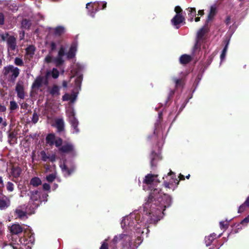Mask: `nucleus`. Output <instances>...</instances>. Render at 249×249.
Listing matches in <instances>:
<instances>
[{
	"label": "nucleus",
	"mask_w": 249,
	"mask_h": 249,
	"mask_svg": "<svg viewBox=\"0 0 249 249\" xmlns=\"http://www.w3.org/2000/svg\"><path fill=\"white\" fill-rule=\"evenodd\" d=\"M3 227L1 222L0 221V242L2 241V237L3 234Z\"/></svg>",
	"instance_id": "obj_46"
},
{
	"label": "nucleus",
	"mask_w": 249,
	"mask_h": 249,
	"mask_svg": "<svg viewBox=\"0 0 249 249\" xmlns=\"http://www.w3.org/2000/svg\"><path fill=\"white\" fill-rule=\"evenodd\" d=\"M55 140V137L53 134L48 135L46 138V142L51 146L54 144Z\"/></svg>",
	"instance_id": "obj_26"
},
{
	"label": "nucleus",
	"mask_w": 249,
	"mask_h": 249,
	"mask_svg": "<svg viewBox=\"0 0 249 249\" xmlns=\"http://www.w3.org/2000/svg\"><path fill=\"white\" fill-rule=\"evenodd\" d=\"M227 222L221 221L220 222V226L221 229H227L228 228Z\"/></svg>",
	"instance_id": "obj_49"
},
{
	"label": "nucleus",
	"mask_w": 249,
	"mask_h": 249,
	"mask_svg": "<svg viewBox=\"0 0 249 249\" xmlns=\"http://www.w3.org/2000/svg\"><path fill=\"white\" fill-rule=\"evenodd\" d=\"M51 47L52 50H54L56 48V44L54 42H52L51 44Z\"/></svg>",
	"instance_id": "obj_58"
},
{
	"label": "nucleus",
	"mask_w": 249,
	"mask_h": 249,
	"mask_svg": "<svg viewBox=\"0 0 249 249\" xmlns=\"http://www.w3.org/2000/svg\"><path fill=\"white\" fill-rule=\"evenodd\" d=\"M40 195L37 191H34L31 193L30 201H29V209L34 210L39 205Z\"/></svg>",
	"instance_id": "obj_7"
},
{
	"label": "nucleus",
	"mask_w": 249,
	"mask_h": 249,
	"mask_svg": "<svg viewBox=\"0 0 249 249\" xmlns=\"http://www.w3.org/2000/svg\"><path fill=\"white\" fill-rule=\"evenodd\" d=\"M216 237V234L214 233L210 234L209 236L205 237V243L207 246L211 244L213 240Z\"/></svg>",
	"instance_id": "obj_28"
},
{
	"label": "nucleus",
	"mask_w": 249,
	"mask_h": 249,
	"mask_svg": "<svg viewBox=\"0 0 249 249\" xmlns=\"http://www.w3.org/2000/svg\"><path fill=\"white\" fill-rule=\"evenodd\" d=\"M41 184V179L38 177L32 178L30 181V184L34 187H37Z\"/></svg>",
	"instance_id": "obj_29"
},
{
	"label": "nucleus",
	"mask_w": 249,
	"mask_h": 249,
	"mask_svg": "<svg viewBox=\"0 0 249 249\" xmlns=\"http://www.w3.org/2000/svg\"><path fill=\"white\" fill-rule=\"evenodd\" d=\"M18 105L17 103L14 101H10V109L11 110H14L18 108Z\"/></svg>",
	"instance_id": "obj_37"
},
{
	"label": "nucleus",
	"mask_w": 249,
	"mask_h": 249,
	"mask_svg": "<svg viewBox=\"0 0 249 249\" xmlns=\"http://www.w3.org/2000/svg\"><path fill=\"white\" fill-rule=\"evenodd\" d=\"M103 4V9H105L106 7V6H107V2H104Z\"/></svg>",
	"instance_id": "obj_64"
},
{
	"label": "nucleus",
	"mask_w": 249,
	"mask_h": 249,
	"mask_svg": "<svg viewBox=\"0 0 249 249\" xmlns=\"http://www.w3.org/2000/svg\"><path fill=\"white\" fill-rule=\"evenodd\" d=\"M228 42L227 43V44H226L225 47H224V49L222 51V53L221 54L220 57H221V59L222 60L223 59H224L225 57L227 49H228Z\"/></svg>",
	"instance_id": "obj_40"
},
{
	"label": "nucleus",
	"mask_w": 249,
	"mask_h": 249,
	"mask_svg": "<svg viewBox=\"0 0 249 249\" xmlns=\"http://www.w3.org/2000/svg\"><path fill=\"white\" fill-rule=\"evenodd\" d=\"M50 73H51L52 76L53 78H57L59 75L58 71L55 68H53L51 72H48L47 75H48Z\"/></svg>",
	"instance_id": "obj_35"
},
{
	"label": "nucleus",
	"mask_w": 249,
	"mask_h": 249,
	"mask_svg": "<svg viewBox=\"0 0 249 249\" xmlns=\"http://www.w3.org/2000/svg\"><path fill=\"white\" fill-rule=\"evenodd\" d=\"M184 18L180 14H176L171 20L172 24L176 26L177 29L179 27V24L184 21Z\"/></svg>",
	"instance_id": "obj_13"
},
{
	"label": "nucleus",
	"mask_w": 249,
	"mask_h": 249,
	"mask_svg": "<svg viewBox=\"0 0 249 249\" xmlns=\"http://www.w3.org/2000/svg\"><path fill=\"white\" fill-rule=\"evenodd\" d=\"M14 63L15 65L18 66H21L23 65V62L22 59L18 57L15 58L14 60Z\"/></svg>",
	"instance_id": "obj_39"
},
{
	"label": "nucleus",
	"mask_w": 249,
	"mask_h": 249,
	"mask_svg": "<svg viewBox=\"0 0 249 249\" xmlns=\"http://www.w3.org/2000/svg\"><path fill=\"white\" fill-rule=\"evenodd\" d=\"M53 58L50 55H48L46 57V58L45 59V61L47 63H49V62H53Z\"/></svg>",
	"instance_id": "obj_51"
},
{
	"label": "nucleus",
	"mask_w": 249,
	"mask_h": 249,
	"mask_svg": "<svg viewBox=\"0 0 249 249\" xmlns=\"http://www.w3.org/2000/svg\"><path fill=\"white\" fill-rule=\"evenodd\" d=\"M43 189L45 191H49L50 189V186L48 183H44L43 184Z\"/></svg>",
	"instance_id": "obj_50"
},
{
	"label": "nucleus",
	"mask_w": 249,
	"mask_h": 249,
	"mask_svg": "<svg viewBox=\"0 0 249 249\" xmlns=\"http://www.w3.org/2000/svg\"><path fill=\"white\" fill-rule=\"evenodd\" d=\"M2 73L7 76L11 81H14L19 74V69L13 65H8L3 68Z\"/></svg>",
	"instance_id": "obj_4"
},
{
	"label": "nucleus",
	"mask_w": 249,
	"mask_h": 249,
	"mask_svg": "<svg viewBox=\"0 0 249 249\" xmlns=\"http://www.w3.org/2000/svg\"><path fill=\"white\" fill-rule=\"evenodd\" d=\"M140 214L138 212H135L123 218L121 222V226L124 231L122 234L114 237L110 244V249H116V244L119 242L124 248L126 247L127 249L131 248L132 245V233L135 232L133 230H135L138 240H141L139 235L143 233V230L145 228L146 223H151L149 220L147 221L148 217L146 215L144 218V219H146L145 222L144 220H140Z\"/></svg>",
	"instance_id": "obj_2"
},
{
	"label": "nucleus",
	"mask_w": 249,
	"mask_h": 249,
	"mask_svg": "<svg viewBox=\"0 0 249 249\" xmlns=\"http://www.w3.org/2000/svg\"><path fill=\"white\" fill-rule=\"evenodd\" d=\"M173 80L174 82L176 84V86H181L182 85V79H177L176 78H173Z\"/></svg>",
	"instance_id": "obj_41"
},
{
	"label": "nucleus",
	"mask_w": 249,
	"mask_h": 249,
	"mask_svg": "<svg viewBox=\"0 0 249 249\" xmlns=\"http://www.w3.org/2000/svg\"><path fill=\"white\" fill-rule=\"evenodd\" d=\"M13 234L11 243L13 249H30L35 239L31 231H25L23 237L17 238V235L23 231V227L18 224L12 225L10 229Z\"/></svg>",
	"instance_id": "obj_3"
},
{
	"label": "nucleus",
	"mask_w": 249,
	"mask_h": 249,
	"mask_svg": "<svg viewBox=\"0 0 249 249\" xmlns=\"http://www.w3.org/2000/svg\"><path fill=\"white\" fill-rule=\"evenodd\" d=\"M179 60L181 64H185L191 60V57L189 55L183 54L180 56Z\"/></svg>",
	"instance_id": "obj_27"
},
{
	"label": "nucleus",
	"mask_w": 249,
	"mask_h": 249,
	"mask_svg": "<svg viewBox=\"0 0 249 249\" xmlns=\"http://www.w3.org/2000/svg\"><path fill=\"white\" fill-rule=\"evenodd\" d=\"M73 146L72 144L68 142L64 143L59 148V150L62 152L68 153L73 151Z\"/></svg>",
	"instance_id": "obj_15"
},
{
	"label": "nucleus",
	"mask_w": 249,
	"mask_h": 249,
	"mask_svg": "<svg viewBox=\"0 0 249 249\" xmlns=\"http://www.w3.org/2000/svg\"><path fill=\"white\" fill-rule=\"evenodd\" d=\"M204 14V11L202 10H199L198 12V15L202 16Z\"/></svg>",
	"instance_id": "obj_61"
},
{
	"label": "nucleus",
	"mask_w": 249,
	"mask_h": 249,
	"mask_svg": "<svg viewBox=\"0 0 249 249\" xmlns=\"http://www.w3.org/2000/svg\"><path fill=\"white\" fill-rule=\"evenodd\" d=\"M60 168L62 169V171L64 173L65 176H69L71 173L73 171V169H70L67 166L66 162H65L63 164H61L60 165Z\"/></svg>",
	"instance_id": "obj_23"
},
{
	"label": "nucleus",
	"mask_w": 249,
	"mask_h": 249,
	"mask_svg": "<svg viewBox=\"0 0 249 249\" xmlns=\"http://www.w3.org/2000/svg\"><path fill=\"white\" fill-rule=\"evenodd\" d=\"M66 113L73 129L72 133H78L79 132V129L77 128L78 121L75 117V112L73 108L71 107L67 108Z\"/></svg>",
	"instance_id": "obj_5"
},
{
	"label": "nucleus",
	"mask_w": 249,
	"mask_h": 249,
	"mask_svg": "<svg viewBox=\"0 0 249 249\" xmlns=\"http://www.w3.org/2000/svg\"><path fill=\"white\" fill-rule=\"evenodd\" d=\"M6 110V108L5 106L0 105V112H5Z\"/></svg>",
	"instance_id": "obj_54"
},
{
	"label": "nucleus",
	"mask_w": 249,
	"mask_h": 249,
	"mask_svg": "<svg viewBox=\"0 0 249 249\" xmlns=\"http://www.w3.org/2000/svg\"><path fill=\"white\" fill-rule=\"evenodd\" d=\"M175 11L177 13V14H180L179 13L181 12L182 10L179 6H176L175 7Z\"/></svg>",
	"instance_id": "obj_53"
},
{
	"label": "nucleus",
	"mask_w": 249,
	"mask_h": 249,
	"mask_svg": "<svg viewBox=\"0 0 249 249\" xmlns=\"http://www.w3.org/2000/svg\"><path fill=\"white\" fill-rule=\"evenodd\" d=\"M77 93L73 92L71 94L68 93L65 94L62 97L63 101H68L70 100L71 103H73L76 99Z\"/></svg>",
	"instance_id": "obj_18"
},
{
	"label": "nucleus",
	"mask_w": 249,
	"mask_h": 249,
	"mask_svg": "<svg viewBox=\"0 0 249 249\" xmlns=\"http://www.w3.org/2000/svg\"><path fill=\"white\" fill-rule=\"evenodd\" d=\"M28 107V104L27 103H22L21 104V108L23 109H27Z\"/></svg>",
	"instance_id": "obj_57"
},
{
	"label": "nucleus",
	"mask_w": 249,
	"mask_h": 249,
	"mask_svg": "<svg viewBox=\"0 0 249 249\" xmlns=\"http://www.w3.org/2000/svg\"><path fill=\"white\" fill-rule=\"evenodd\" d=\"M44 81V77L41 76H38L32 85V88L34 89H38L42 86Z\"/></svg>",
	"instance_id": "obj_19"
},
{
	"label": "nucleus",
	"mask_w": 249,
	"mask_h": 249,
	"mask_svg": "<svg viewBox=\"0 0 249 249\" xmlns=\"http://www.w3.org/2000/svg\"><path fill=\"white\" fill-rule=\"evenodd\" d=\"M62 144V140L60 138H57L56 139L55 142H54V144H55V145L58 147H60Z\"/></svg>",
	"instance_id": "obj_45"
},
{
	"label": "nucleus",
	"mask_w": 249,
	"mask_h": 249,
	"mask_svg": "<svg viewBox=\"0 0 249 249\" xmlns=\"http://www.w3.org/2000/svg\"><path fill=\"white\" fill-rule=\"evenodd\" d=\"M107 239H106L100 248V249H108V246L107 243Z\"/></svg>",
	"instance_id": "obj_47"
},
{
	"label": "nucleus",
	"mask_w": 249,
	"mask_h": 249,
	"mask_svg": "<svg viewBox=\"0 0 249 249\" xmlns=\"http://www.w3.org/2000/svg\"><path fill=\"white\" fill-rule=\"evenodd\" d=\"M10 205V200L4 196L0 198V209L5 210Z\"/></svg>",
	"instance_id": "obj_16"
},
{
	"label": "nucleus",
	"mask_w": 249,
	"mask_h": 249,
	"mask_svg": "<svg viewBox=\"0 0 249 249\" xmlns=\"http://www.w3.org/2000/svg\"><path fill=\"white\" fill-rule=\"evenodd\" d=\"M33 210H30L29 207L25 205L18 206L15 210V213L17 217L21 219L26 218V213H32Z\"/></svg>",
	"instance_id": "obj_8"
},
{
	"label": "nucleus",
	"mask_w": 249,
	"mask_h": 249,
	"mask_svg": "<svg viewBox=\"0 0 249 249\" xmlns=\"http://www.w3.org/2000/svg\"><path fill=\"white\" fill-rule=\"evenodd\" d=\"M31 22L26 19H23L21 22V27L23 29H28L31 26Z\"/></svg>",
	"instance_id": "obj_31"
},
{
	"label": "nucleus",
	"mask_w": 249,
	"mask_h": 249,
	"mask_svg": "<svg viewBox=\"0 0 249 249\" xmlns=\"http://www.w3.org/2000/svg\"><path fill=\"white\" fill-rule=\"evenodd\" d=\"M159 158V156L157 155L156 153L153 152L151 155V166H154L155 165L154 161L156 160Z\"/></svg>",
	"instance_id": "obj_34"
},
{
	"label": "nucleus",
	"mask_w": 249,
	"mask_h": 249,
	"mask_svg": "<svg viewBox=\"0 0 249 249\" xmlns=\"http://www.w3.org/2000/svg\"><path fill=\"white\" fill-rule=\"evenodd\" d=\"M36 48L33 45H30L26 49V55L27 58L30 59L35 54Z\"/></svg>",
	"instance_id": "obj_20"
},
{
	"label": "nucleus",
	"mask_w": 249,
	"mask_h": 249,
	"mask_svg": "<svg viewBox=\"0 0 249 249\" xmlns=\"http://www.w3.org/2000/svg\"><path fill=\"white\" fill-rule=\"evenodd\" d=\"M230 20L231 18L230 17H227L226 20V23L227 25H229L230 24Z\"/></svg>",
	"instance_id": "obj_60"
},
{
	"label": "nucleus",
	"mask_w": 249,
	"mask_h": 249,
	"mask_svg": "<svg viewBox=\"0 0 249 249\" xmlns=\"http://www.w3.org/2000/svg\"><path fill=\"white\" fill-rule=\"evenodd\" d=\"M7 42L8 46V50H15L17 46L16 38L13 36H10L8 38Z\"/></svg>",
	"instance_id": "obj_17"
},
{
	"label": "nucleus",
	"mask_w": 249,
	"mask_h": 249,
	"mask_svg": "<svg viewBox=\"0 0 249 249\" xmlns=\"http://www.w3.org/2000/svg\"><path fill=\"white\" fill-rule=\"evenodd\" d=\"M44 168H45V169H46V171H45V172H48V170L49 169L50 167H49V165H47V164H45V165H44Z\"/></svg>",
	"instance_id": "obj_62"
},
{
	"label": "nucleus",
	"mask_w": 249,
	"mask_h": 249,
	"mask_svg": "<svg viewBox=\"0 0 249 249\" xmlns=\"http://www.w3.org/2000/svg\"><path fill=\"white\" fill-rule=\"evenodd\" d=\"M246 207H247L243 203L239 207L238 213H240L243 212L246 209Z\"/></svg>",
	"instance_id": "obj_48"
},
{
	"label": "nucleus",
	"mask_w": 249,
	"mask_h": 249,
	"mask_svg": "<svg viewBox=\"0 0 249 249\" xmlns=\"http://www.w3.org/2000/svg\"><path fill=\"white\" fill-rule=\"evenodd\" d=\"M216 13V6L214 4L211 7L210 11L209 14L208 16V18L207 19V22H209L211 20L212 18L214 17Z\"/></svg>",
	"instance_id": "obj_22"
},
{
	"label": "nucleus",
	"mask_w": 249,
	"mask_h": 249,
	"mask_svg": "<svg viewBox=\"0 0 249 249\" xmlns=\"http://www.w3.org/2000/svg\"><path fill=\"white\" fill-rule=\"evenodd\" d=\"M64 48L62 46H61L58 52V56L56 58H54L53 59V62L56 66H60L63 63V60L62 59V57L64 55Z\"/></svg>",
	"instance_id": "obj_10"
},
{
	"label": "nucleus",
	"mask_w": 249,
	"mask_h": 249,
	"mask_svg": "<svg viewBox=\"0 0 249 249\" xmlns=\"http://www.w3.org/2000/svg\"><path fill=\"white\" fill-rule=\"evenodd\" d=\"M21 172V169L18 167H14L12 168L11 175L15 178L19 177Z\"/></svg>",
	"instance_id": "obj_25"
},
{
	"label": "nucleus",
	"mask_w": 249,
	"mask_h": 249,
	"mask_svg": "<svg viewBox=\"0 0 249 249\" xmlns=\"http://www.w3.org/2000/svg\"><path fill=\"white\" fill-rule=\"evenodd\" d=\"M62 85L64 88H66L67 87V83L66 81H64L63 82Z\"/></svg>",
	"instance_id": "obj_63"
},
{
	"label": "nucleus",
	"mask_w": 249,
	"mask_h": 249,
	"mask_svg": "<svg viewBox=\"0 0 249 249\" xmlns=\"http://www.w3.org/2000/svg\"><path fill=\"white\" fill-rule=\"evenodd\" d=\"M9 139H10L9 142L11 143L14 142V140L16 139V134L14 132H12L9 134Z\"/></svg>",
	"instance_id": "obj_44"
},
{
	"label": "nucleus",
	"mask_w": 249,
	"mask_h": 249,
	"mask_svg": "<svg viewBox=\"0 0 249 249\" xmlns=\"http://www.w3.org/2000/svg\"><path fill=\"white\" fill-rule=\"evenodd\" d=\"M14 184L11 182H8L6 185V189L9 192H12L14 190Z\"/></svg>",
	"instance_id": "obj_43"
},
{
	"label": "nucleus",
	"mask_w": 249,
	"mask_h": 249,
	"mask_svg": "<svg viewBox=\"0 0 249 249\" xmlns=\"http://www.w3.org/2000/svg\"><path fill=\"white\" fill-rule=\"evenodd\" d=\"M15 89L17 93L18 97L21 99H24L25 97V93L23 84L21 82L17 83Z\"/></svg>",
	"instance_id": "obj_12"
},
{
	"label": "nucleus",
	"mask_w": 249,
	"mask_h": 249,
	"mask_svg": "<svg viewBox=\"0 0 249 249\" xmlns=\"http://www.w3.org/2000/svg\"><path fill=\"white\" fill-rule=\"evenodd\" d=\"M25 33L24 31H22L19 33V38L20 40H22L23 39L24 37Z\"/></svg>",
	"instance_id": "obj_56"
},
{
	"label": "nucleus",
	"mask_w": 249,
	"mask_h": 249,
	"mask_svg": "<svg viewBox=\"0 0 249 249\" xmlns=\"http://www.w3.org/2000/svg\"><path fill=\"white\" fill-rule=\"evenodd\" d=\"M56 178V174L55 173H52L47 175L46 179L49 182H52Z\"/></svg>",
	"instance_id": "obj_33"
},
{
	"label": "nucleus",
	"mask_w": 249,
	"mask_h": 249,
	"mask_svg": "<svg viewBox=\"0 0 249 249\" xmlns=\"http://www.w3.org/2000/svg\"><path fill=\"white\" fill-rule=\"evenodd\" d=\"M206 33V30L204 28H201L197 33L196 42L194 46V49L195 50H199L202 47L205 49L204 44L205 38L204 35Z\"/></svg>",
	"instance_id": "obj_6"
},
{
	"label": "nucleus",
	"mask_w": 249,
	"mask_h": 249,
	"mask_svg": "<svg viewBox=\"0 0 249 249\" xmlns=\"http://www.w3.org/2000/svg\"><path fill=\"white\" fill-rule=\"evenodd\" d=\"M60 87L56 85H53L48 88V90L49 93L53 97H56L60 95Z\"/></svg>",
	"instance_id": "obj_14"
},
{
	"label": "nucleus",
	"mask_w": 249,
	"mask_h": 249,
	"mask_svg": "<svg viewBox=\"0 0 249 249\" xmlns=\"http://www.w3.org/2000/svg\"><path fill=\"white\" fill-rule=\"evenodd\" d=\"M244 204L247 206L249 207V197H248Z\"/></svg>",
	"instance_id": "obj_59"
},
{
	"label": "nucleus",
	"mask_w": 249,
	"mask_h": 249,
	"mask_svg": "<svg viewBox=\"0 0 249 249\" xmlns=\"http://www.w3.org/2000/svg\"><path fill=\"white\" fill-rule=\"evenodd\" d=\"M54 34L56 36H60L63 34L65 32V29L62 26H58L54 28Z\"/></svg>",
	"instance_id": "obj_30"
},
{
	"label": "nucleus",
	"mask_w": 249,
	"mask_h": 249,
	"mask_svg": "<svg viewBox=\"0 0 249 249\" xmlns=\"http://www.w3.org/2000/svg\"><path fill=\"white\" fill-rule=\"evenodd\" d=\"M76 67L78 68V71H75L74 69H73L71 70V72L73 74V77L76 76L77 78L75 79V85L77 87H80V85L82 80V76L79 73V71L82 69V67L80 66L79 64L76 65Z\"/></svg>",
	"instance_id": "obj_9"
},
{
	"label": "nucleus",
	"mask_w": 249,
	"mask_h": 249,
	"mask_svg": "<svg viewBox=\"0 0 249 249\" xmlns=\"http://www.w3.org/2000/svg\"><path fill=\"white\" fill-rule=\"evenodd\" d=\"M4 23V17L2 14L0 13V25H2Z\"/></svg>",
	"instance_id": "obj_55"
},
{
	"label": "nucleus",
	"mask_w": 249,
	"mask_h": 249,
	"mask_svg": "<svg viewBox=\"0 0 249 249\" xmlns=\"http://www.w3.org/2000/svg\"><path fill=\"white\" fill-rule=\"evenodd\" d=\"M95 4V2L94 3L93 5L92 6V10L91 11H89V15L92 17H94V15H95V13L98 11L99 10V8L98 7L97 8H95L94 7V4Z\"/></svg>",
	"instance_id": "obj_38"
},
{
	"label": "nucleus",
	"mask_w": 249,
	"mask_h": 249,
	"mask_svg": "<svg viewBox=\"0 0 249 249\" xmlns=\"http://www.w3.org/2000/svg\"><path fill=\"white\" fill-rule=\"evenodd\" d=\"M41 159L44 161H50L54 162L56 160V156L54 154H50L46 153L44 151H42L40 153Z\"/></svg>",
	"instance_id": "obj_11"
},
{
	"label": "nucleus",
	"mask_w": 249,
	"mask_h": 249,
	"mask_svg": "<svg viewBox=\"0 0 249 249\" xmlns=\"http://www.w3.org/2000/svg\"><path fill=\"white\" fill-rule=\"evenodd\" d=\"M249 222V215L245 218L241 222L242 224H244V223H248Z\"/></svg>",
	"instance_id": "obj_52"
},
{
	"label": "nucleus",
	"mask_w": 249,
	"mask_h": 249,
	"mask_svg": "<svg viewBox=\"0 0 249 249\" xmlns=\"http://www.w3.org/2000/svg\"><path fill=\"white\" fill-rule=\"evenodd\" d=\"M178 181L177 179H174L172 177H171V180L169 182L164 181V185L166 188H170V185L172 184L173 183H176V181Z\"/></svg>",
	"instance_id": "obj_36"
},
{
	"label": "nucleus",
	"mask_w": 249,
	"mask_h": 249,
	"mask_svg": "<svg viewBox=\"0 0 249 249\" xmlns=\"http://www.w3.org/2000/svg\"><path fill=\"white\" fill-rule=\"evenodd\" d=\"M143 182L151 190L148 199L143 205V212L148 217L147 221L156 223L164 215L165 209L170 206L171 199L170 196L162 193L160 188H155L159 183L157 175L148 174Z\"/></svg>",
	"instance_id": "obj_1"
},
{
	"label": "nucleus",
	"mask_w": 249,
	"mask_h": 249,
	"mask_svg": "<svg viewBox=\"0 0 249 249\" xmlns=\"http://www.w3.org/2000/svg\"><path fill=\"white\" fill-rule=\"evenodd\" d=\"M55 126L58 132H61L64 129V123L62 119H57L55 121Z\"/></svg>",
	"instance_id": "obj_24"
},
{
	"label": "nucleus",
	"mask_w": 249,
	"mask_h": 249,
	"mask_svg": "<svg viewBox=\"0 0 249 249\" xmlns=\"http://www.w3.org/2000/svg\"><path fill=\"white\" fill-rule=\"evenodd\" d=\"M187 10L189 12V16L191 18V21H192L193 17L196 15V10L195 8H188Z\"/></svg>",
	"instance_id": "obj_32"
},
{
	"label": "nucleus",
	"mask_w": 249,
	"mask_h": 249,
	"mask_svg": "<svg viewBox=\"0 0 249 249\" xmlns=\"http://www.w3.org/2000/svg\"><path fill=\"white\" fill-rule=\"evenodd\" d=\"M38 119H39L38 115L36 113L34 112L33 113V117L32 118V122L34 124H36L38 122Z\"/></svg>",
	"instance_id": "obj_42"
},
{
	"label": "nucleus",
	"mask_w": 249,
	"mask_h": 249,
	"mask_svg": "<svg viewBox=\"0 0 249 249\" xmlns=\"http://www.w3.org/2000/svg\"><path fill=\"white\" fill-rule=\"evenodd\" d=\"M76 48L77 45L75 43H73L71 45L69 52L67 54L68 58H71L75 56Z\"/></svg>",
	"instance_id": "obj_21"
}]
</instances>
